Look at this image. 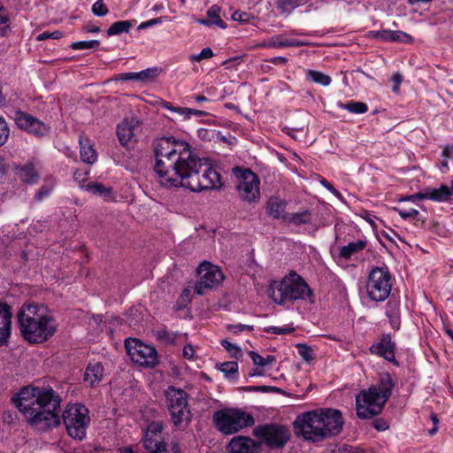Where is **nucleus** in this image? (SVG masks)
Here are the masks:
<instances>
[{
	"label": "nucleus",
	"mask_w": 453,
	"mask_h": 453,
	"mask_svg": "<svg viewBox=\"0 0 453 453\" xmlns=\"http://www.w3.org/2000/svg\"><path fill=\"white\" fill-rule=\"evenodd\" d=\"M155 172L166 187H184L191 191L221 187L220 174L208 159L192 151L190 145L173 136H163L154 143Z\"/></svg>",
	"instance_id": "f257e3e1"
},
{
	"label": "nucleus",
	"mask_w": 453,
	"mask_h": 453,
	"mask_svg": "<svg viewBox=\"0 0 453 453\" xmlns=\"http://www.w3.org/2000/svg\"><path fill=\"white\" fill-rule=\"evenodd\" d=\"M12 401L27 422L39 429L57 426L61 422V398L52 388L24 387Z\"/></svg>",
	"instance_id": "f03ea898"
},
{
	"label": "nucleus",
	"mask_w": 453,
	"mask_h": 453,
	"mask_svg": "<svg viewBox=\"0 0 453 453\" xmlns=\"http://www.w3.org/2000/svg\"><path fill=\"white\" fill-rule=\"evenodd\" d=\"M268 294L275 303L287 308L297 305L311 310L316 303V295L313 290L306 280L295 271H291L280 280L273 281L270 284Z\"/></svg>",
	"instance_id": "7ed1b4c3"
},
{
	"label": "nucleus",
	"mask_w": 453,
	"mask_h": 453,
	"mask_svg": "<svg viewBox=\"0 0 453 453\" xmlns=\"http://www.w3.org/2000/svg\"><path fill=\"white\" fill-rule=\"evenodd\" d=\"M342 425V413L334 409L305 412L297 416L294 422L296 433L313 441L338 434Z\"/></svg>",
	"instance_id": "20e7f679"
},
{
	"label": "nucleus",
	"mask_w": 453,
	"mask_h": 453,
	"mask_svg": "<svg viewBox=\"0 0 453 453\" xmlns=\"http://www.w3.org/2000/svg\"><path fill=\"white\" fill-rule=\"evenodd\" d=\"M394 385L391 376L384 373L377 385L362 390L356 397L357 417L366 419L379 415L390 397Z\"/></svg>",
	"instance_id": "39448f33"
},
{
	"label": "nucleus",
	"mask_w": 453,
	"mask_h": 453,
	"mask_svg": "<svg viewBox=\"0 0 453 453\" xmlns=\"http://www.w3.org/2000/svg\"><path fill=\"white\" fill-rule=\"evenodd\" d=\"M19 330L22 337L29 343H42L57 330L55 319L42 313H19Z\"/></svg>",
	"instance_id": "423d86ee"
},
{
	"label": "nucleus",
	"mask_w": 453,
	"mask_h": 453,
	"mask_svg": "<svg viewBox=\"0 0 453 453\" xmlns=\"http://www.w3.org/2000/svg\"><path fill=\"white\" fill-rule=\"evenodd\" d=\"M166 405L171 416V421L178 428H185L192 420V413L188 403V394L173 386L166 392Z\"/></svg>",
	"instance_id": "0eeeda50"
},
{
	"label": "nucleus",
	"mask_w": 453,
	"mask_h": 453,
	"mask_svg": "<svg viewBox=\"0 0 453 453\" xmlns=\"http://www.w3.org/2000/svg\"><path fill=\"white\" fill-rule=\"evenodd\" d=\"M213 420L219 430L225 434L236 433L254 424L250 415L236 409L218 411L213 415Z\"/></svg>",
	"instance_id": "6e6552de"
},
{
	"label": "nucleus",
	"mask_w": 453,
	"mask_h": 453,
	"mask_svg": "<svg viewBox=\"0 0 453 453\" xmlns=\"http://www.w3.org/2000/svg\"><path fill=\"white\" fill-rule=\"evenodd\" d=\"M62 418L68 434L77 440H82L86 435L89 423L88 410L82 404L67 405Z\"/></svg>",
	"instance_id": "1a4fd4ad"
},
{
	"label": "nucleus",
	"mask_w": 453,
	"mask_h": 453,
	"mask_svg": "<svg viewBox=\"0 0 453 453\" xmlns=\"http://www.w3.org/2000/svg\"><path fill=\"white\" fill-rule=\"evenodd\" d=\"M392 276L388 267H374L371 270L366 283L369 297L375 302L386 300L391 292Z\"/></svg>",
	"instance_id": "9d476101"
},
{
	"label": "nucleus",
	"mask_w": 453,
	"mask_h": 453,
	"mask_svg": "<svg viewBox=\"0 0 453 453\" xmlns=\"http://www.w3.org/2000/svg\"><path fill=\"white\" fill-rule=\"evenodd\" d=\"M196 271L199 280L194 286V292L199 296L217 288L225 279L223 273L218 266L206 261L203 262Z\"/></svg>",
	"instance_id": "9b49d317"
},
{
	"label": "nucleus",
	"mask_w": 453,
	"mask_h": 453,
	"mask_svg": "<svg viewBox=\"0 0 453 453\" xmlns=\"http://www.w3.org/2000/svg\"><path fill=\"white\" fill-rule=\"evenodd\" d=\"M125 348L131 360L141 366L154 367L158 362L157 350L138 339H127Z\"/></svg>",
	"instance_id": "f8f14e48"
},
{
	"label": "nucleus",
	"mask_w": 453,
	"mask_h": 453,
	"mask_svg": "<svg viewBox=\"0 0 453 453\" xmlns=\"http://www.w3.org/2000/svg\"><path fill=\"white\" fill-rule=\"evenodd\" d=\"M254 434L272 449L284 447L290 439L289 430L286 426L277 424L257 426L254 429Z\"/></svg>",
	"instance_id": "ddd939ff"
},
{
	"label": "nucleus",
	"mask_w": 453,
	"mask_h": 453,
	"mask_svg": "<svg viewBox=\"0 0 453 453\" xmlns=\"http://www.w3.org/2000/svg\"><path fill=\"white\" fill-rule=\"evenodd\" d=\"M259 179L251 170L245 169L239 176L237 190L240 197L248 202H255L259 198Z\"/></svg>",
	"instance_id": "4468645a"
},
{
	"label": "nucleus",
	"mask_w": 453,
	"mask_h": 453,
	"mask_svg": "<svg viewBox=\"0 0 453 453\" xmlns=\"http://www.w3.org/2000/svg\"><path fill=\"white\" fill-rule=\"evenodd\" d=\"M14 120L19 128L37 137L45 136L50 132V127L47 124L22 111L15 112Z\"/></svg>",
	"instance_id": "2eb2a0df"
},
{
	"label": "nucleus",
	"mask_w": 453,
	"mask_h": 453,
	"mask_svg": "<svg viewBox=\"0 0 453 453\" xmlns=\"http://www.w3.org/2000/svg\"><path fill=\"white\" fill-rule=\"evenodd\" d=\"M139 127V120L134 118H127L117 127V135L121 145L127 147L135 142V130Z\"/></svg>",
	"instance_id": "dca6fc26"
},
{
	"label": "nucleus",
	"mask_w": 453,
	"mask_h": 453,
	"mask_svg": "<svg viewBox=\"0 0 453 453\" xmlns=\"http://www.w3.org/2000/svg\"><path fill=\"white\" fill-rule=\"evenodd\" d=\"M453 194V180L451 187L441 185L439 188H427L423 193H418L414 196H405L401 201H412L416 198L430 199L435 202H445L448 201L450 196Z\"/></svg>",
	"instance_id": "f3484780"
},
{
	"label": "nucleus",
	"mask_w": 453,
	"mask_h": 453,
	"mask_svg": "<svg viewBox=\"0 0 453 453\" xmlns=\"http://www.w3.org/2000/svg\"><path fill=\"white\" fill-rule=\"evenodd\" d=\"M310 45L308 42L287 37L285 34L276 35L259 42L258 48H286Z\"/></svg>",
	"instance_id": "a211bd4d"
},
{
	"label": "nucleus",
	"mask_w": 453,
	"mask_h": 453,
	"mask_svg": "<svg viewBox=\"0 0 453 453\" xmlns=\"http://www.w3.org/2000/svg\"><path fill=\"white\" fill-rule=\"evenodd\" d=\"M259 444L249 437L236 436L227 445L229 453H256Z\"/></svg>",
	"instance_id": "6ab92c4d"
},
{
	"label": "nucleus",
	"mask_w": 453,
	"mask_h": 453,
	"mask_svg": "<svg viewBox=\"0 0 453 453\" xmlns=\"http://www.w3.org/2000/svg\"><path fill=\"white\" fill-rule=\"evenodd\" d=\"M371 353L377 354L388 361L395 360V344L388 334L384 335L380 342L374 343L370 348Z\"/></svg>",
	"instance_id": "aec40b11"
},
{
	"label": "nucleus",
	"mask_w": 453,
	"mask_h": 453,
	"mask_svg": "<svg viewBox=\"0 0 453 453\" xmlns=\"http://www.w3.org/2000/svg\"><path fill=\"white\" fill-rule=\"evenodd\" d=\"M12 324V313H0V348L10 343Z\"/></svg>",
	"instance_id": "412c9836"
},
{
	"label": "nucleus",
	"mask_w": 453,
	"mask_h": 453,
	"mask_svg": "<svg viewBox=\"0 0 453 453\" xmlns=\"http://www.w3.org/2000/svg\"><path fill=\"white\" fill-rule=\"evenodd\" d=\"M104 377V366L100 362L88 364L84 373V380L91 387L97 385Z\"/></svg>",
	"instance_id": "4be33fe9"
},
{
	"label": "nucleus",
	"mask_w": 453,
	"mask_h": 453,
	"mask_svg": "<svg viewBox=\"0 0 453 453\" xmlns=\"http://www.w3.org/2000/svg\"><path fill=\"white\" fill-rule=\"evenodd\" d=\"M374 37L382 41L411 42L412 38L410 35L402 31L380 30L374 32Z\"/></svg>",
	"instance_id": "5701e85b"
},
{
	"label": "nucleus",
	"mask_w": 453,
	"mask_h": 453,
	"mask_svg": "<svg viewBox=\"0 0 453 453\" xmlns=\"http://www.w3.org/2000/svg\"><path fill=\"white\" fill-rule=\"evenodd\" d=\"M220 8L218 5H212L206 13L205 19H198V23L207 27L216 25L220 28H226V24L220 19Z\"/></svg>",
	"instance_id": "b1692460"
},
{
	"label": "nucleus",
	"mask_w": 453,
	"mask_h": 453,
	"mask_svg": "<svg viewBox=\"0 0 453 453\" xmlns=\"http://www.w3.org/2000/svg\"><path fill=\"white\" fill-rule=\"evenodd\" d=\"M80 145V155L81 160L88 165L94 164L96 161L97 156L88 139L81 137Z\"/></svg>",
	"instance_id": "393cba45"
},
{
	"label": "nucleus",
	"mask_w": 453,
	"mask_h": 453,
	"mask_svg": "<svg viewBox=\"0 0 453 453\" xmlns=\"http://www.w3.org/2000/svg\"><path fill=\"white\" fill-rule=\"evenodd\" d=\"M286 209V202L277 197H272L269 199L266 204L267 213L273 219H282Z\"/></svg>",
	"instance_id": "a878e982"
},
{
	"label": "nucleus",
	"mask_w": 453,
	"mask_h": 453,
	"mask_svg": "<svg viewBox=\"0 0 453 453\" xmlns=\"http://www.w3.org/2000/svg\"><path fill=\"white\" fill-rule=\"evenodd\" d=\"M366 241L358 240L357 242H349L346 246H342L340 250L339 256L345 260L349 259L353 255L363 250L366 247Z\"/></svg>",
	"instance_id": "bb28decb"
},
{
	"label": "nucleus",
	"mask_w": 453,
	"mask_h": 453,
	"mask_svg": "<svg viewBox=\"0 0 453 453\" xmlns=\"http://www.w3.org/2000/svg\"><path fill=\"white\" fill-rule=\"evenodd\" d=\"M86 190L93 195L99 196L106 201L113 199L112 188L99 182H91L86 186Z\"/></svg>",
	"instance_id": "cd10ccee"
},
{
	"label": "nucleus",
	"mask_w": 453,
	"mask_h": 453,
	"mask_svg": "<svg viewBox=\"0 0 453 453\" xmlns=\"http://www.w3.org/2000/svg\"><path fill=\"white\" fill-rule=\"evenodd\" d=\"M144 448L150 453H159L166 450V444L160 436L144 435Z\"/></svg>",
	"instance_id": "c85d7f7f"
},
{
	"label": "nucleus",
	"mask_w": 453,
	"mask_h": 453,
	"mask_svg": "<svg viewBox=\"0 0 453 453\" xmlns=\"http://www.w3.org/2000/svg\"><path fill=\"white\" fill-rule=\"evenodd\" d=\"M311 212L308 210H305L301 212L288 213L282 216V219L285 222L293 224L295 226L308 224L311 222Z\"/></svg>",
	"instance_id": "c756f323"
},
{
	"label": "nucleus",
	"mask_w": 453,
	"mask_h": 453,
	"mask_svg": "<svg viewBox=\"0 0 453 453\" xmlns=\"http://www.w3.org/2000/svg\"><path fill=\"white\" fill-rule=\"evenodd\" d=\"M20 180L26 183H35L39 179V174L33 164H26L19 171Z\"/></svg>",
	"instance_id": "7c9ffc66"
},
{
	"label": "nucleus",
	"mask_w": 453,
	"mask_h": 453,
	"mask_svg": "<svg viewBox=\"0 0 453 453\" xmlns=\"http://www.w3.org/2000/svg\"><path fill=\"white\" fill-rule=\"evenodd\" d=\"M338 107L347 110L348 111L355 114H363L368 111V106L365 103L358 101H349L345 104L339 103Z\"/></svg>",
	"instance_id": "2f4dec72"
},
{
	"label": "nucleus",
	"mask_w": 453,
	"mask_h": 453,
	"mask_svg": "<svg viewBox=\"0 0 453 453\" xmlns=\"http://www.w3.org/2000/svg\"><path fill=\"white\" fill-rule=\"evenodd\" d=\"M153 334L157 340L165 344H173L177 336L176 334L168 331L165 326L154 329Z\"/></svg>",
	"instance_id": "473e14b6"
},
{
	"label": "nucleus",
	"mask_w": 453,
	"mask_h": 453,
	"mask_svg": "<svg viewBox=\"0 0 453 453\" xmlns=\"http://www.w3.org/2000/svg\"><path fill=\"white\" fill-rule=\"evenodd\" d=\"M132 27V22L130 20H120L114 22L107 30V35L109 36L118 35L122 33H128L129 29Z\"/></svg>",
	"instance_id": "72a5a7b5"
},
{
	"label": "nucleus",
	"mask_w": 453,
	"mask_h": 453,
	"mask_svg": "<svg viewBox=\"0 0 453 453\" xmlns=\"http://www.w3.org/2000/svg\"><path fill=\"white\" fill-rule=\"evenodd\" d=\"M303 0H277V8L281 13H290L298 7Z\"/></svg>",
	"instance_id": "f704fd0d"
},
{
	"label": "nucleus",
	"mask_w": 453,
	"mask_h": 453,
	"mask_svg": "<svg viewBox=\"0 0 453 453\" xmlns=\"http://www.w3.org/2000/svg\"><path fill=\"white\" fill-rule=\"evenodd\" d=\"M249 356L252 359L253 364L259 367H265L276 360L274 356L267 355L265 357H263L255 351H250Z\"/></svg>",
	"instance_id": "c9c22d12"
},
{
	"label": "nucleus",
	"mask_w": 453,
	"mask_h": 453,
	"mask_svg": "<svg viewBox=\"0 0 453 453\" xmlns=\"http://www.w3.org/2000/svg\"><path fill=\"white\" fill-rule=\"evenodd\" d=\"M307 76L311 81L321 84L323 86L329 85L332 81L330 76L319 71L310 70L307 73Z\"/></svg>",
	"instance_id": "e433bc0d"
},
{
	"label": "nucleus",
	"mask_w": 453,
	"mask_h": 453,
	"mask_svg": "<svg viewBox=\"0 0 453 453\" xmlns=\"http://www.w3.org/2000/svg\"><path fill=\"white\" fill-rule=\"evenodd\" d=\"M159 74L157 67H151L137 73L138 81H150L154 80Z\"/></svg>",
	"instance_id": "4c0bfd02"
},
{
	"label": "nucleus",
	"mask_w": 453,
	"mask_h": 453,
	"mask_svg": "<svg viewBox=\"0 0 453 453\" xmlns=\"http://www.w3.org/2000/svg\"><path fill=\"white\" fill-rule=\"evenodd\" d=\"M100 42L97 40L80 41L73 42L70 47L75 50H83L87 49H96L99 46Z\"/></svg>",
	"instance_id": "58836bf2"
},
{
	"label": "nucleus",
	"mask_w": 453,
	"mask_h": 453,
	"mask_svg": "<svg viewBox=\"0 0 453 453\" xmlns=\"http://www.w3.org/2000/svg\"><path fill=\"white\" fill-rule=\"evenodd\" d=\"M296 348L298 350L299 356L304 361L310 362L313 359V357H314L313 349L310 346L303 344V343H297L296 345Z\"/></svg>",
	"instance_id": "ea45409f"
},
{
	"label": "nucleus",
	"mask_w": 453,
	"mask_h": 453,
	"mask_svg": "<svg viewBox=\"0 0 453 453\" xmlns=\"http://www.w3.org/2000/svg\"><path fill=\"white\" fill-rule=\"evenodd\" d=\"M219 369L225 373L226 377L231 378L238 371L237 362H225L219 365Z\"/></svg>",
	"instance_id": "a19ab883"
},
{
	"label": "nucleus",
	"mask_w": 453,
	"mask_h": 453,
	"mask_svg": "<svg viewBox=\"0 0 453 453\" xmlns=\"http://www.w3.org/2000/svg\"><path fill=\"white\" fill-rule=\"evenodd\" d=\"M220 343L224 347V349L232 355L233 357L236 359L242 357V349L236 344L231 343L227 340H222Z\"/></svg>",
	"instance_id": "79ce46f5"
},
{
	"label": "nucleus",
	"mask_w": 453,
	"mask_h": 453,
	"mask_svg": "<svg viewBox=\"0 0 453 453\" xmlns=\"http://www.w3.org/2000/svg\"><path fill=\"white\" fill-rule=\"evenodd\" d=\"M10 136V128L4 117H0V147L4 145Z\"/></svg>",
	"instance_id": "37998d69"
},
{
	"label": "nucleus",
	"mask_w": 453,
	"mask_h": 453,
	"mask_svg": "<svg viewBox=\"0 0 453 453\" xmlns=\"http://www.w3.org/2000/svg\"><path fill=\"white\" fill-rule=\"evenodd\" d=\"M109 10L103 0H97L92 6V12L98 17L105 16Z\"/></svg>",
	"instance_id": "c03bdc74"
},
{
	"label": "nucleus",
	"mask_w": 453,
	"mask_h": 453,
	"mask_svg": "<svg viewBox=\"0 0 453 453\" xmlns=\"http://www.w3.org/2000/svg\"><path fill=\"white\" fill-rule=\"evenodd\" d=\"M265 330L268 333L275 334H290L295 331V327L291 325H287L284 326H269L265 328Z\"/></svg>",
	"instance_id": "a18cd8bd"
},
{
	"label": "nucleus",
	"mask_w": 453,
	"mask_h": 453,
	"mask_svg": "<svg viewBox=\"0 0 453 453\" xmlns=\"http://www.w3.org/2000/svg\"><path fill=\"white\" fill-rule=\"evenodd\" d=\"M162 430L163 424L161 422H152L148 426L145 434L147 436H160Z\"/></svg>",
	"instance_id": "49530a36"
},
{
	"label": "nucleus",
	"mask_w": 453,
	"mask_h": 453,
	"mask_svg": "<svg viewBox=\"0 0 453 453\" xmlns=\"http://www.w3.org/2000/svg\"><path fill=\"white\" fill-rule=\"evenodd\" d=\"M160 104L163 108H165V109L171 111L172 112L178 113L180 116H182L183 118L185 116V112L189 111L187 110L186 107L182 108V107L173 106L172 104L165 102V101L161 102Z\"/></svg>",
	"instance_id": "de8ad7c7"
},
{
	"label": "nucleus",
	"mask_w": 453,
	"mask_h": 453,
	"mask_svg": "<svg viewBox=\"0 0 453 453\" xmlns=\"http://www.w3.org/2000/svg\"><path fill=\"white\" fill-rule=\"evenodd\" d=\"M160 104L163 108H165V109L171 111L172 112L178 113L180 116H182L183 118L185 116V112L189 111L187 110L186 107L182 108V107L173 106L172 104L165 102V101L161 102Z\"/></svg>",
	"instance_id": "09e8293b"
},
{
	"label": "nucleus",
	"mask_w": 453,
	"mask_h": 453,
	"mask_svg": "<svg viewBox=\"0 0 453 453\" xmlns=\"http://www.w3.org/2000/svg\"><path fill=\"white\" fill-rule=\"evenodd\" d=\"M251 18H252V15L250 13H248L246 12H242V11H235L232 15V19L234 20L241 22V23L249 22Z\"/></svg>",
	"instance_id": "8fccbe9b"
},
{
	"label": "nucleus",
	"mask_w": 453,
	"mask_h": 453,
	"mask_svg": "<svg viewBox=\"0 0 453 453\" xmlns=\"http://www.w3.org/2000/svg\"><path fill=\"white\" fill-rule=\"evenodd\" d=\"M31 309H34L35 311H38L41 309L46 311L48 310V308L43 303L38 304L34 302H27L21 306L19 311H29Z\"/></svg>",
	"instance_id": "3c124183"
},
{
	"label": "nucleus",
	"mask_w": 453,
	"mask_h": 453,
	"mask_svg": "<svg viewBox=\"0 0 453 453\" xmlns=\"http://www.w3.org/2000/svg\"><path fill=\"white\" fill-rule=\"evenodd\" d=\"M213 56V51L211 48H204L202 51L197 55H193L191 57L192 61H201L203 59L210 58Z\"/></svg>",
	"instance_id": "603ef678"
},
{
	"label": "nucleus",
	"mask_w": 453,
	"mask_h": 453,
	"mask_svg": "<svg viewBox=\"0 0 453 453\" xmlns=\"http://www.w3.org/2000/svg\"><path fill=\"white\" fill-rule=\"evenodd\" d=\"M394 210L396 211L399 213V215L404 219H409V218H414L417 215H418V213H419L418 210L413 209V208H411L408 210L394 208Z\"/></svg>",
	"instance_id": "864d4df0"
},
{
	"label": "nucleus",
	"mask_w": 453,
	"mask_h": 453,
	"mask_svg": "<svg viewBox=\"0 0 453 453\" xmlns=\"http://www.w3.org/2000/svg\"><path fill=\"white\" fill-rule=\"evenodd\" d=\"M112 81H138L137 73H124L116 74L111 78Z\"/></svg>",
	"instance_id": "5fc2aeb1"
},
{
	"label": "nucleus",
	"mask_w": 453,
	"mask_h": 453,
	"mask_svg": "<svg viewBox=\"0 0 453 453\" xmlns=\"http://www.w3.org/2000/svg\"><path fill=\"white\" fill-rule=\"evenodd\" d=\"M227 329L233 333H239L243 330H253V326L250 325H244V324H237V325H228Z\"/></svg>",
	"instance_id": "6e6d98bb"
},
{
	"label": "nucleus",
	"mask_w": 453,
	"mask_h": 453,
	"mask_svg": "<svg viewBox=\"0 0 453 453\" xmlns=\"http://www.w3.org/2000/svg\"><path fill=\"white\" fill-rule=\"evenodd\" d=\"M391 81L394 82V86L392 88V90L394 93H398L400 85L403 81V76L399 73H395L392 75Z\"/></svg>",
	"instance_id": "4d7b16f0"
},
{
	"label": "nucleus",
	"mask_w": 453,
	"mask_h": 453,
	"mask_svg": "<svg viewBox=\"0 0 453 453\" xmlns=\"http://www.w3.org/2000/svg\"><path fill=\"white\" fill-rule=\"evenodd\" d=\"M52 190V187L42 186L38 192L35 194V199L41 201L43 197L50 195Z\"/></svg>",
	"instance_id": "13d9d810"
},
{
	"label": "nucleus",
	"mask_w": 453,
	"mask_h": 453,
	"mask_svg": "<svg viewBox=\"0 0 453 453\" xmlns=\"http://www.w3.org/2000/svg\"><path fill=\"white\" fill-rule=\"evenodd\" d=\"M320 183L323 187H325L327 190H329L332 194H334L336 197H341V193L326 179L322 178L320 180Z\"/></svg>",
	"instance_id": "bf43d9fd"
},
{
	"label": "nucleus",
	"mask_w": 453,
	"mask_h": 453,
	"mask_svg": "<svg viewBox=\"0 0 453 453\" xmlns=\"http://www.w3.org/2000/svg\"><path fill=\"white\" fill-rule=\"evenodd\" d=\"M195 293L194 292V287H188L187 288H185L181 295H180V299H181V302L183 303H186V302H190V299H191V295Z\"/></svg>",
	"instance_id": "052dcab7"
},
{
	"label": "nucleus",
	"mask_w": 453,
	"mask_h": 453,
	"mask_svg": "<svg viewBox=\"0 0 453 453\" xmlns=\"http://www.w3.org/2000/svg\"><path fill=\"white\" fill-rule=\"evenodd\" d=\"M188 111H189L188 112H185V116H184V119H190L191 115H195L196 117H203V116H206L207 113L203 111H201V110H195V109H192V108H187Z\"/></svg>",
	"instance_id": "680f3d73"
},
{
	"label": "nucleus",
	"mask_w": 453,
	"mask_h": 453,
	"mask_svg": "<svg viewBox=\"0 0 453 453\" xmlns=\"http://www.w3.org/2000/svg\"><path fill=\"white\" fill-rule=\"evenodd\" d=\"M277 388L270 386H260V387H249L246 388L247 391H261V392H272Z\"/></svg>",
	"instance_id": "e2e57ef3"
},
{
	"label": "nucleus",
	"mask_w": 453,
	"mask_h": 453,
	"mask_svg": "<svg viewBox=\"0 0 453 453\" xmlns=\"http://www.w3.org/2000/svg\"><path fill=\"white\" fill-rule=\"evenodd\" d=\"M88 173L86 171L77 170L73 173V179L81 183L85 181Z\"/></svg>",
	"instance_id": "0e129e2a"
},
{
	"label": "nucleus",
	"mask_w": 453,
	"mask_h": 453,
	"mask_svg": "<svg viewBox=\"0 0 453 453\" xmlns=\"http://www.w3.org/2000/svg\"><path fill=\"white\" fill-rule=\"evenodd\" d=\"M194 353H195V350H194V348L192 345L190 344H188L186 346H184L183 348V356L186 357V358H192L193 356H194Z\"/></svg>",
	"instance_id": "69168bd1"
},
{
	"label": "nucleus",
	"mask_w": 453,
	"mask_h": 453,
	"mask_svg": "<svg viewBox=\"0 0 453 453\" xmlns=\"http://www.w3.org/2000/svg\"><path fill=\"white\" fill-rule=\"evenodd\" d=\"M268 62L273 65H285L288 59L285 57H274L270 58Z\"/></svg>",
	"instance_id": "338daca9"
},
{
	"label": "nucleus",
	"mask_w": 453,
	"mask_h": 453,
	"mask_svg": "<svg viewBox=\"0 0 453 453\" xmlns=\"http://www.w3.org/2000/svg\"><path fill=\"white\" fill-rule=\"evenodd\" d=\"M389 319L394 328L398 329L400 326V320L397 313L389 314Z\"/></svg>",
	"instance_id": "774afa93"
}]
</instances>
